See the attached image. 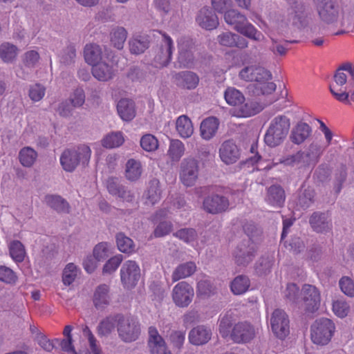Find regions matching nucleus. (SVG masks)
I'll return each mask as SVG.
<instances>
[{
  "label": "nucleus",
  "instance_id": "14",
  "mask_svg": "<svg viewBox=\"0 0 354 354\" xmlns=\"http://www.w3.org/2000/svg\"><path fill=\"white\" fill-rule=\"evenodd\" d=\"M116 71L117 63L109 56L92 67L93 77L101 82L111 80L115 76Z\"/></svg>",
  "mask_w": 354,
  "mask_h": 354
},
{
  "label": "nucleus",
  "instance_id": "20",
  "mask_svg": "<svg viewBox=\"0 0 354 354\" xmlns=\"http://www.w3.org/2000/svg\"><path fill=\"white\" fill-rule=\"evenodd\" d=\"M335 84L330 86V91L335 99L341 102L348 103L349 92L346 90H343L342 88H338L339 86H342L344 85L347 80L346 74L342 71V70H337L335 76Z\"/></svg>",
  "mask_w": 354,
  "mask_h": 354
},
{
  "label": "nucleus",
  "instance_id": "4",
  "mask_svg": "<svg viewBox=\"0 0 354 354\" xmlns=\"http://www.w3.org/2000/svg\"><path fill=\"white\" fill-rule=\"evenodd\" d=\"M290 126V120L286 116L280 115L274 117L265 133V143L270 147L280 145L286 138Z\"/></svg>",
  "mask_w": 354,
  "mask_h": 354
},
{
  "label": "nucleus",
  "instance_id": "1",
  "mask_svg": "<svg viewBox=\"0 0 354 354\" xmlns=\"http://www.w3.org/2000/svg\"><path fill=\"white\" fill-rule=\"evenodd\" d=\"M239 77L246 82H254L257 95L269 94L276 89V85L270 82L272 75L269 71L257 65L243 67L239 73Z\"/></svg>",
  "mask_w": 354,
  "mask_h": 354
},
{
  "label": "nucleus",
  "instance_id": "8",
  "mask_svg": "<svg viewBox=\"0 0 354 354\" xmlns=\"http://www.w3.org/2000/svg\"><path fill=\"white\" fill-rule=\"evenodd\" d=\"M282 164L286 167H306L314 163V159L308 152L297 151L294 154H287L280 158L277 161L271 159L270 163H268L266 167L271 169L278 164Z\"/></svg>",
  "mask_w": 354,
  "mask_h": 354
},
{
  "label": "nucleus",
  "instance_id": "2",
  "mask_svg": "<svg viewBox=\"0 0 354 354\" xmlns=\"http://www.w3.org/2000/svg\"><path fill=\"white\" fill-rule=\"evenodd\" d=\"M91 156V150L86 145L76 148L64 150L60 156L59 162L62 169L66 172H73L79 166L83 167L88 165Z\"/></svg>",
  "mask_w": 354,
  "mask_h": 354
},
{
  "label": "nucleus",
  "instance_id": "58",
  "mask_svg": "<svg viewBox=\"0 0 354 354\" xmlns=\"http://www.w3.org/2000/svg\"><path fill=\"white\" fill-rule=\"evenodd\" d=\"M46 88L43 84H35L30 86L28 90V96L32 102H37L44 98L46 94Z\"/></svg>",
  "mask_w": 354,
  "mask_h": 354
},
{
  "label": "nucleus",
  "instance_id": "12",
  "mask_svg": "<svg viewBox=\"0 0 354 354\" xmlns=\"http://www.w3.org/2000/svg\"><path fill=\"white\" fill-rule=\"evenodd\" d=\"M162 39L156 50L154 62L158 66H167L171 60L174 50V41L171 37L166 33H162Z\"/></svg>",
  "mask_w": 354,
  "mask_h": 354
},
{
  "label": "nucleus",
  "instance_id": "19",
  "mask_svg": "<svg viewBox=\"0 0 354 354\" xmlns=\"http://www.w3.org/2000/svg\"><path fill=\"white\" fill-rule=\"evenodd\" d=\"M317 10L321 19L327 24L333 23L337 19L334 0H317Z\"/></svg>",
  "mask_w": 354,
  "mask_h": 354
},
{
  "label": "nucleus",
  "instance_id": "29",
  "mask_svg": "<svg viewBox=\"0 0 354 354\" xmlns=\"http://www.w3.org/2000/svg\"><path fill=\"white\" fill-rule=\"evenodd\" d=\"M196 271V265L193 261L179 264L173 271L171 279L173 282L178 281L193 275Z\"/></svg>",
  "mask_w": 354,
  "mask_h": 354
},
{
  "label": "nucleus",
  "instance_id": "9",
  "mask_svg": "<svg viewBox=\"0 0 354 354\" xmlns=\"http://www.w3.org/2000/svg\"><path fill=\"white\" fill-rule=\"evenodd\" d=\"M118 333L121 340L124 342H132L138 338L140 333V327L134 318L120 315Z\"/></svg>",
  "mask_w": 354,
  "mask_h": 354
},
{
  "label": "nucleus",
  "instance_id": "13",
  "mask_svg": "<svg viewBox=\"0 0 354 354\" xmlns=\"http://www.w3.org/2000/svg\"><path fill=\"white\" fill-rule=\"evenodd\" d=\"M140 277V269L138 263L131 260L125 261L120 269V279L124 288L135 287Z\"/></svg>",
  "mask_w": 354,
  "mask_h": 354
},
{
  "label": "nucleus",
  "instance_id": "61",
  "mask_svg": "<svg viewBox=\"0 0 354 354\" xmlns=\"http://www.w3.org/2000/svg\"><path fill=\"white\" fill-rule=\"evenodd\" d=\"M0 281L7 284H15L17 281V277L10 268L0 266Z\"/></svg>",
  "mask_w": 354,
  "mask_h": 354
},
{
  "label": "nucleus",
  "instance_id": "35",
  "mask_svg": "<svg viewBox=\"0 0 354 354\" xmlns=\"http://www.w3.org/2000/svg\"><path fill=\"white\" fill-rule=\"evenodd\" d=\"M310 126L304 122H300L293 129L290 139L292 142L299 145L302 143L310 134Z\"/></svg>",
  "mask_w": 354,
  "mask_h": 354
},
{
  "label": "nucleus",
  "instance_id": "43",
  "mask_svg": "<svg viewBox=\"0 0 354 354\" xmlns=\"http://www.w3.org/2000/svg\"><path fill=\"white\" fill-rule=\"evenodd\" d=\"M124 142V134L121 131L111 132L107 134L102 140L103 147L113 149L120 147Z\"/></svg>",
  "mask_w": 354,
  "mask_h": 354
},
{
  "label": "nucleus",
  "instance_id": "3",
  "mask_svg": "<svg viewBox=\"0 0 354 354\" xmlns=\"http://www.w3.org/2000/svg\"><path fill=\"white\" fill-rule=\"evenodd\" d=\"M225 22L233 26L234 29L249 38L250 39L260 41L264 39L263 35L252 24L248 22L247 17L235 10H230L225 13Z\"/></svg>",
  "mask_w": 354,
  "mask_h": 354
},
{
  "label": "nucleus",
  "instance_id": "11",
  "mask_svg": "<svg viewBox=\"0 0 354 354\" xmlns=\"http://www.w3.org/2000/svg\"><path fill=\"white\" fill-rule=\"evenodd\" d=\"M194 296L193 287L186 281H180L175 285L171 291V297L175 305L180 308L187 307Z\"/></svg>",
  "mask_w": 354,
  "mask_h": 354
},
{
  "label": "nucleus",
  "instance_id": "36",
  "mask_svg": "<svg viewBox=\"0 0 354 354\" xmlns=\"http://www.w3.org/2000/svg\"><path fill=\"white\" fill-rule=\"evenodd\" d=\"M127 38V31L124 27L115 26L110 32L111 44L118 50L123 48Z\"/></svg>",
  "mask_w": 354,
  "mask_h": 354
},
{
  "label": "nucleus",
  "instance_id": "40",
  "mask_svg": "<svg viewBox=\"0 0 354 354\" xmlns=\"http://www.w3.org/2000/svg\"><path fill=\"white\" fill-rule=\"evenodd\" d=\"M234 321V315L231 312H227L220 315L218 319V330L223 337H231V328Z\"/></svg>",
  "mask_w": 354,
  "mask_h": 354
},
{
  "label": "nucleus",
  "instance_id": "55",
  "mask_svg": "<svg viewBox=\"0 0 354 354\" xmlns=\"http://www.w3.org/2000/svg\"><path fill=\"white\" fill-rule=\"evenodd\" d=\"M140 144L142 149L148 152L155 151L159 145L156 137L150 133L142 136Z\"/></svg>",
  "mask_w": 354,
  "mask_h": 354
},
{
  "label": "nucleus",
  "instance_id": "47",
  "mask_svg": "<svg viewBox=\"0 0 354 354\" xmlns=\"http://www.w3.org/2000/svg\"><path fill=\"white\" fill-rule=\"evenodd\" d=\"M250 287L249 279L243 275L236 277L231 283L230 288L234 295L245 293Z\"/></svg>",
  "mask_w": 354,
  "mask_h": 354
},
{
  "label": "nucleus",
  "instance_id": "17",
  "mask_svg": "<svg viewBox=\"0 0 354 354\" xmlns=\"http://www.w3.org/2000/svg\"><path fill=\"white\" fill-rule=\"evenodd\" d=\"M255 336L254 327L248 322H243L235 324L232 329L231 339L236 343H246Z\"/></svg>",
  "mask_w": 354,
  "mask_h": 354
},
{
  "label": "nucleus",
  "instance_id": "28",
  "mask_svg": "<svg viewBox=\"0 0 354 354\" xmlns=\"http://www.w3.org/2000/svg\"><path fill=\"white\" fill-rule=\"evenodd\" d=\"M309 222L313 230L318 233L326 232L331 228V223L328 216L324 213H313Z\"/></svg>",
  "mask_w": 354,
  "mask_h": 354
},
{
  "label": "nucleus",
  "instance_id": "54",
  "mask_svg": "<svg viewBox=\"0 0 354 354\" xmlns=\"http://www.w3.org/2000/svg\"><path fill=\"white\" fill-rule=\"evenodd\" d=\"M93 253L96 261H102L112 253L111 245L107 242L100 243L95 246Z\"/></svg>",
  "mask_w": 354,
  "mask_h": 354
},
{
  "label": "nucleus",
  "instance_id": "45",
  "mask_svg": "<svg viewBox=\"0 0 354 354\" xmlns=\"http://www.w3.org/2000/svg\"><path fill=\"white\" fill-rule=\"evenodd\" d=\"M224 97L226 102L231 106H239L245 102V97L241 91L234 87H228Z\"/></svg>",
  "mask_w": 354,
  "mask_h": 354
},
{
  "label": "nucleus",
  "instance_id": "34",
  "mask_svg": "<svg viewBox=\"0 0 354 354\" xmlns=\"http://www.w3.org/2000/svg\"><path fill=\"white\" fill-rule=\"evenodd\" d=\"M176 129L178 134L183 138H188L194 133V127L191 120L185 115L179 116L176 122Z\"/></svg>",
  "mask_w": 354,
  "mask_h": 354
},
{
  "label": "nucleus",
  "instance_id": "42",
  "mask_svg": "<svg viewBox=\"0 0 354 354\" xmlns=\"http://www.w3.org/2000/svg\"><path fill=\"white\" fill-rule=\"evenodd\" d=\"M147 203L153 205L158 202L161 196V189L160 188V182L157 179L151 180L148 185L145 193Z\"/></svg>",
  "mask_w": 354,
  "mask_h": 354
},
{
  "label": "nucleus",
  "instance_id": "23",
  "mask_svg": "<svg viewBox=\"0 0 354 354\" xmlns=\"http://www.w3.org/2000/svg\"><path fill=\"white\" fill-rule=\"evenodd\" d=\"M196 21L202 28L209 30L215 29L219 24L216 14L207 7L199 10Z\"/></svg>",
  "mask_w": 354,
  "mask_h": 354
},
{
  "label": "nucleus",
  "instance_id": "39",
  "mask_svg": "<svg viewBox=\"0 0 354 354\" xmlns=\"http://www.w3.org/2000/svg\"><path fill=\"white\" fill-rule=\"evenodd\" d=\"M37 152L30 147H24L19 152V160L25 167H31L37 159Z\"/></svg>",
  "mask_w": 354,
  "mask_h": 354
},
{
  "label": "nucleus",
  "instance_id": "31",
  "mask_svg": "<svg viewBox=\"0 0 354 354\" xmlns=\"http://www.w3.org/2000/svg\"><path fill=\"white\" fill-rule=\"evenodd\" d=\"M118 115L124 121L132 120L136 116L134 102L131 100L121 99L117 105Z\"/></svg>",
  "mask_w": 354,
  "mask_h": 354
},
{
  "label": "nucleus",
  "instance_id": "63",
  "mask_svg": "<svg viewBox=\"0 0 354 354\" xmlns=\"http://www.w3.org/2000/svg\"><path fill=\"white\" fill-rule=\"evenodd\" d=\"M123 257L121 254L115 255L110 258L104 264L103 267V273L111 274L115 272L121 264Z\"/></svg>",
  "mask_w": 354,
  "mask_h": 354
},
{
  "label": "nucleus",
  "instance_id": "27",
  "mask_svg": "<svg viewBox=\"0 0 354 354\" xmlns=\"http://www.w3.org/2000/svg\"><path fill=\"white\" fill-rule=\"evenodd\" d=\"M219 121L215 117H209L201 124L200 133L203 139L209 140L214 138L218 131Z\"/></svg>",
  "mask_w": 354,
  "mask_h": 354
},
{
  "label": "nucleus",
  "instance_id": "26",
  "mask_svg": "<svg viewBox=\"0 0 354 354\" xmlns=\"http://www.w3.org/2000/svg\"><path fill=\"white\" fill-rule=\"evenodd\" d=\"M84 56L86 62L93 67L95 64L106 59L108 55H103L102 49L99 45L88 44L84 47Z\"/></svg>",
  "mask_w": 354,
  "mask_h": 354
},
{
  "label": "nucleus",
  "instance_id": "51",
  "mask_svg": "<svg viewBox=\"0 0 354 354\" xmlns=\"http://www.w3.org/2000/svg\"><path fill=\"white\" fill-rule=\"evenodd\" d=\"M332 310L337 317L344 318L350 311V306L343 298L336 299L333 301Z\"/></svg>",
  "mask_w": 354,
  "mask_h": 354
},
{
  "label": "nucleus",
  "instance_id": "52",
  "mask_svg": "<svg viewBox=\"0 0 354 354\" xmlns=\"http://www.w3.org/2000/svg\"><path fill=\"white\" fill-rule=\"evenodd\" d=\"M116 243L118 250L123 253H132L134 251L133 241L126 236L123 233H119L116 236Z\"/></svg>",
  "mask_w": 354,
  "mask_h": 354
},
{
  "label": "nucleus",
  "instance_id": "57",
  "mask_svg": "<svg viewBox=\"0 0 354 354\" xmlns=\"http://www.w3.org/2000/svg\"><path fill=\"white\" fill-rule=\"evenodd\" d=\"M79 272V269L73 263H68L63 271L62 281L65 285H71L75 279Z\"/></svg>",
  "mask_w": 354,
  "mask_h": 354
},
{
  "label": "nucleus",
  "instance_id": "44",
  "mask_svg": "<svg viewBox=\"0 0 354 354\" xmlns=\"http://www.w3.org/2000/svg\"><path fill=\"white\" fill-rule=\"evenodd\" d=\"M184 144L179 140H171L167 151V155L172 161L178 162L184 155Z\"/></svg>",
  "mask_w": 354,
  "mask_h": 354
},
{
  "label": "nucleus",
  "instance_id": "41",
  "mask_svg": "<svg viewBox=\"0 0 354 354\" xmlns=\"http://www.w3.org/2000/svg\"><path fill=\"white\" fill-rule=\"evenodd\" d=\"M19 53L18 48L9 42L0 45V58L5 63H11L15 60Z\"/></svg>",
  "mask_w": 354,
  "mask_h": 354
},
{
  "label": "nucleus",
  "instance_id": "49",
  "mask_svg": "<svg viewBox=\"0 0 354 354\" xmlns=\"http://www.w3.org/2000/svg\"><path fill=\"white\" fill-rule=\"evenodd\" d=\"M149 48V40L145 37H135L129 41V50L131 53L139 55Z\"/></svg>",
  "mask_w": 354,
  "mask_h": 354
},
{
  "label": "nucleus",
  "instance_id": "16",
  "mask_svg": "<svg viewBox=\"0 0 354 354\" xmlns=\"http://www.w3.org/2000/svg\"><path fill=\"white\" fill-rule=\"evenodd\" d=\"M303 307L310 313L316 311L320 305V293L316 287L306 284L301 290Z\"/></svg>",
  "mask_w": 354,
  "mask_h": 354
},
{
  "label": "nucleus",
  "instance_id": "32",
  "mask_svg": "<svg viewBox=\"0 0 354 354\" xmlns=\"http://www.w3.org/2000/svg\"><path fill=\"white\" fill-rule=\"evenodd\" d=\"M142 174V166L139 160L131 158L125 164L124 176L131 181L136 182Z\"/></svg>",
  "mask_w": 354,
  "mask_h": 354
},
{
  "label": "nucleus",
  "instance_id": "30",
  "mask_svg": "<svg viewBox=\"0 0 354 354\" xmlns=\"http://www.w3.org/2000/svg\"><path fill=\"white\" fill-rule=\"evenodd\" d=\"M93 304L96 308L103 309L109 304V288L107 285L98 286L93 293Z\"/></svg>",
  "mask_w": 354,
  "mask_h": 354
},
{
  "label": "nucleus",
  "instance_id": "56",
  "mask_svg": "<svg viewBox=\"0 0 354 354\" xmlns=\"http://www.w3.org/2000/svg\"><path fill=\"white\" fill-rule=\"evenodd\" d=\"M174 236L192 246H196L197 234L194 229L180 230L174 234Z\"/></svg>",
  "mask_w": 354,
  "mask_h": 354
},
{
  "label": "nucleus",
  "instance_id": "37",
  "mask_svg": "<svg viewBox=\"0 0 354 354\" xmlns=\"http://www.w3.org/2000/svg\"><path fill=\"white\" fill-rule=\"evenodd\" d=\"M267 201L271 205L280 207L285 201L283 189L277 185H272L268 189Z\"/></svg>",
  "mask_w": 354,
  "mask_h": 354
},
{
  "label": "nucleus",
  "instance_id": "53",
  "mask_svg": "<svg viewBox=\"0 0 354 354\" xmlns=\"http://www.w3.org/2000/svg\"><path fill=\"white\" fill-rule=\"evenodd\" d=\"M250 153L252 156H250V159L252 164H257L259 169H268L266 166L268 163H270L271 159L266 158L259 154L256 142L252 143L251 145Z\"/></svg>",
  "mask_w": 354,
  "mask_h": 354
},
{
  "label": "nucleus",
  "instance_id": "7",
  "mask_svg": "<svg viewBox=\"0 0 354 354\" xmlns=\"http://www.w3.org/2000/svg\"><path fill=\"white\" fill-rule=\"evenodd\" d=\"M178 62L180 67L191 68L197 55V48L192 39L181 37L177 41Z\"/></svg>",
  "mask_w": 354,
  "mask_h": 354
},
{
  "label": "nucleus",
  "instance_id": "18",
  "mask_svg": "<svg viewBox=\"0 0 354 354\" xmlns=\"http://www.w3.org/2000/svg\"><path fill=\"white\" fill-rule=\"evenodd\" d=\"M148 344L151 354H172L165 339L154 326L149 328Z\"/></svg>",
  "mask_w": 354,
  "mask_h": 354
},
{
  "label": "nucleus",
  "instance_id": "33",
  "mask_svg": "<svg viewBox=\"0 0 354 354\" xmlns=\"http://www.w3.org/2000/svg\"><path fill=\"white\" fill-rule=\"evenodd\" d=\"M239 106V108L234 109L232 112V115L237 118L250 117L262 109V106L259 103L250 100Z\"/></svg>",
  "mask_w": 354,
  "mask_h": 354
},
{
  "label": "nucleus",
  "instance_id": "60",
  "mask_svg": "<svg viewBox=\"0 0 354 354\" xmlns=\"http://www.w3.org/2000/svg\"><path fill=\"white\" fill-rule=\"evenodd\" d=\"M40 59V55L36 50H29L22 56L24 64L28 68H34Z\"/></svg>",
  "mask_w": 354,
  "mask_h": 354
},
{
  "label": "nucleus",
  "instance_id": "62",
  "mask_svg": "<svg viewBox=\"0 0 354 354\" xmlns=\"http://www.w3.org/2000/svg\"><path fill=\"white\" fill-rule=\"evenodd\" d=\"M273 263L274 257L272 256L262 257L256 265V272L259 274H266L270 270Z\"/></svg>",
  "mask_w": 354,
  "mask_h": 354
},
{
  "label": "nucleus",
  "instance_id": "59",
  "mask_svg": "<svg viewBox=\"0 0 354 354\" xmlns=\"http://www.w3.org/2000/svg\"><path fill=\"white\" fill-rule=\"evenodd\" d=\"M342 292L348 297H354V281L349 277H342L339 281Z\"/></svg>",
  "mask_w": 354,
  "mask_h": 354
},
{
  "label": "nucleus",
  "instance_id": "22",
  "mask_svg": "<svg viewBox=\"0 0 354 354\" xmlns=\"http://www.w3.org/2000/svg\"><path fill=\"white\" fill-rule=\"evenodd\" d=\"M219 157L226 165H231L239 159L240 151L232 140H226L219 148Z\"/></svg>",
  "mask_w": 354,
  "mask_h": 354
},
{
  "label": "nucleus",
  "instance_id": "25",
  "mask_svg": "<svg viewBox=\"0 0 354 354\" xmlns=\"http://www.w3.org/2000/svg\"><path fill=\"white\" fill-rule=\"evenodd\" d=\"M228 201L223 196L214 195L207 197L203 202L204 209L212 214L220 213L227 209Z\"/></svg>",
  "mask_w": 354,
  "mask_h": 354
},
{
  "label": "nucleus",
  "instance_id": "50",
  "mask_svg": "<svg viewBox=\"0 0 354 354\" xmlns=\"http://www.w3.org/2000/svg\"><path fill=\"white\" fill-rule=\"evenodd\" d=\"M315 192L310 187H303L300 192L298 205L303 209H306L310 207L314 203Z\"/></svg>",
  "mask_w": 354,
  "mask_h": 354
},
{
  "label": "nucleus",
  "instance_id": "15",
  "mask_svg": "<svg viewBox=\"0 0 354 354\" xmlns=\"http://www.w3.org/2000/svg\"><path fill=\"white\" fill-rule=\"evenodd\" d=\"M270 325L272 332L279 339H283L289 334V319L281 309H276L272 313Z\"/></svg>",
  "mask_w": 354,
  "mask_h": 354
},
{
  "label": "nucleus",
  "instance_id": "38",
  "mask_svg": "<svg viewBox=\"0 0 354 354\" xmlns=\"http://www.w3.org/2000/svg\"><path fill=\"white\" fill-rule=\"evenodd\" d=\"M119 316H110L102 319L97 326V333L100 336H108L118 326Z\"/></svg>",
  "mask_w": 354,
  "mask_h": 354
},
{
  "label": "nucleus",
  "instance_id": "24",
  "mask_svg": "<svg viewBox=\"0 0 354 354\" xmlns=\"http://www.w3.org/2000/svg\"><path fill=\"white\" fill-rule=\"evenodd\" d=\"M189 342L196 346L207 343L212 337L211 329L205 326L200 325L192 328L189 333Z\"/></svg>",
  "mask_w": 354,
  "mask_h": 354
},
{
  "label": "nucleus",
  "instance_id": "6",
  "mask_svg": "<svg viewBox=\"0 0 354 354\" xmlns=\"http://www.w3.org/2000/svg\"><path fill=\"white\" fill-rule=\"evenodd\" d=\"M335 331L334 322L328 318L317 319L311 326L310 337L313 342L317 345L328 344Z\"/></svg>",
  "mask_w": 354,
  "mask_h": 354
},
{
  "label": "nucleus",
  "instance_id": "5",
  "mask_svg": "<svg viewBox=\"0 0 354 354\" xmlns=\"http://www.w3.org/2000/svg\"><path fill=\"white\" fill-rule=\"evenodd\" d=\"M183 205V201H178V206L174 203L169 206L163 207L153 216L152 221L158 224L154 230L156 237L166 236L171 232L173 225L169 220L172 218L175 209H180Z\"/></svg>",
  "mask_w": 354,
  "mask_h": 354
},
{
  "label": "nucleus",
  "instance_id": "64",
  "mask_svg": "<svg viewBox=\"0 0 354 354\" xmlns=\"http://www.w3.org/2000/svg\"><path fill=\"white\" fill-rule=\"evenodd\" d=\"M283 294L289 302L297 303L299 299V288L295 283H288Z\"/></svg>",
  "mask_w": 354,
  "mask_h": 354
},
{
  "label": "nucleus",
  "instance_id": "10",
  "mask_svg": "<svg viewBox=\"0 0 354 354\" xmlns=\"http://www.w3.org/2000/svg\"><path fill=\"white\" fill-rule=\"evenodd\" d=\"M180 180L186 187L195 185L199 176V162L194 158L183 160L180 166Z\"/></svg>",
  "mask_w": 354,
  "mask_h": 354
},
{
  "label": "nucleus",
  "instance_id": "21",
  "mask_svg": "<svg viewBox=\"0 0 354 354\" xmlns=\"http://www.w3.org/2000/svg\"><path fill=\"white\" fill-rule=\"evenodd\" d=\"M174 82L179 87L192 90L196 88L199 83V77L192 71H181L172 75Z\"/></svg>",
  "mask_w": 354,
  "mask_h": 354
},
{
  "label": "nucleus",
  "instance_id": "48",
  "mask_svg": "<svg viewBox=\"0 0 354 354\" xmlns=\"http://www.w3.org/2000/svg\"><path fill=\"white\" fill-rule=\"evenodd\" d=\"M47 204L57 212H66L68 211V203L61 196L50 195L46 197Z\"/></svg>",
  "mask_w": 354,
  "mask_h": 354
},
{
  "label": "nucleus",
  "instance_id": "46",
  "mask_svg": "<svg viewBox=\"0 0 354 354\" xmlns=\"http://www.w3.org/2000/svg\"><path fill=\"white\" fill-rule=\"evenodd\" d=\"M8 248L10 255L15 262H22L24 260L26 250L19 241H11L8 245Z\"/></svg>",
  "mask_w": 354,
  "mask_h": 354
}]
</instances>
